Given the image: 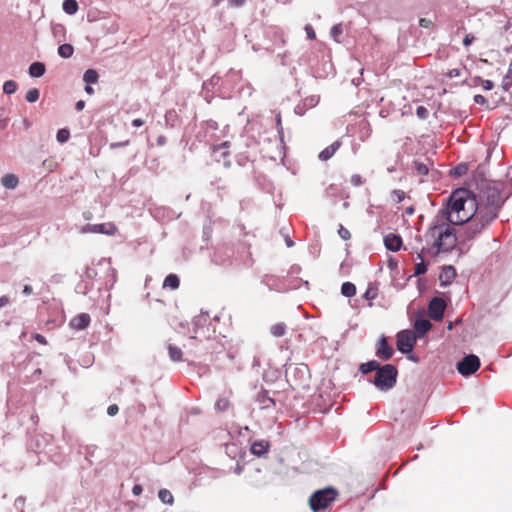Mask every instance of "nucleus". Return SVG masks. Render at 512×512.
I'll return each mask as SVG.
<instances>
[{
	"mask_svg": "<svg viewBox=\"0 0 512 512\" xmlns=\"http://www.w3.org/2000/svg\"><path fill=\"white\" fill-rule=\"evenodd\" d=\"M424 238L426 242L424 248L426 253L431 256L450 252L457 244L455 228L452 226V223L441 215L434 218Z\"/></svg>",
	"mask_w": 512,
	"mask_h": 512,
	"instance_id": "1",
	"label": "nucleus"
},
{
	"mask_svg": "<svg viewBox=\"0 0 512 512\" xmlns=\"http://www.w3.org/2000/svg\"><path fill=\"white\" fill-rule=\"evenodd\" d=\"M500 207L501 197L495 189L488 190L483 196H480L479 200L477 199V212L473 220L465 227L467 238H474L494 221L498 216Z\"/></svg>",
	"mask_w": 512,
	"mask_h": 512,
	"instance_id": "2",
	"label": "nucleus"
},
{
	"mask_svg": "<svg viewBox=\"0 0 512 512\" xmlns=\"http://www.w3.org/2000/svg\"><path fill=\"white\" fill-rule=\"evenodd\" d=\"M477 212V198L467 189H457L450 196L448 206L441 212L454 225L470 223Z\"/></svg>",
	"mask_w": 512,
	"mask_h": 512,
	"instance_id": "3",
	"label": "nucleus"
},
{
	"mask_svg": "<svg viewBox=\"0 0 512 512\" xmlns=\"http://www.w3.org/2000/svg\"><path fill=\"white\" fill-rule=\"evenodd\" d=\"M397 375L398 371L394 365H380L375 374L374 384L381 390L391 389L396 384Z\"/></svg>",
	"mask_w": 512,
	"mask_h": 512,
	"instance_id": "4",
	"label": "nucleus"
},
{
	"mask_svg": "<svg viewBox=\"0 0 512 512\" xmlns=\"http://www.w3.org/2000/svg\"><path fill=\"white\" fill-rule=\"evenodd\" d=\"M338 492L333 488H325L315 491L309 498V505L313 511H319L328 507L337 497Z\"/></svg>",
	"mask_w": 512,
	"mask_h": 512,
	"instance_id": "5",
	"label": "nucleus"
},
{
	"mask_svg": "<svg viewBox=\"0 0 512 512\" xmlns=\"http://www.w3.org/2000/svg\"><path fill=\"white\" fill-rule=\"evenodd\" d=\"M416 344V336L411 330H402L397 334V349L404 353L412 352Z\"/></svg>",
	"mask_w": 512,
	"mask_h": 512,
	"instance_id": "6",
	"label": "nucleus"
},
{
	"mask_svg": "<svg viewBox=\"0 0 512 512\" xmlns=\"http://www.w3.org/2000/svg\"><path fill=\"white\" fill-rule=\"evenodd\" d=\"M479 368L480 360L474 354L464 357L463 360L457 364V370L463 376H469L475 373Z\"/></svg>",
	"mask_w": 512,
	"mask_h": 512,
	"instance_id": "7",
	"label": "nucleus"
},
{
	"mask_svg": "<svg viewBox=\"0 0 512 512\" xmlns=\"http://www.w3.org/2000/svg\"><path fill=\"white\" fill-rule=\"evenodd\" d=\"M85 233H100L109 236H113L118 232L117 226L112 222L101 223V224H88L83 230Z\"/></svg>",
	"mask_w": 512,
	"mask_h": 512,
	"instance_id": "8",
	"label": "nucleus"
},
{
	"mask_svg": "<svg viewBox=\"0 0 512 512\" xmlns=\"http://www.w3.org/2000/svg\"><path fill=\"white\" fill-rule=\"evenodd\" d=\"M445 309V301L440 297H434L429 303L428 314L433 320L439 321L443 318Z\"/></svg>",
	"mask_w": 512,
	"mask_h": 512,
	"instance_id": "9",
	"label": "nucleus"
},
{
	"mask_svg": "<svg viewBox=\"0 0 512 512\" xmlns=\"http://www.w3.org/2000/svg\"><path fill=\"white\" fill-rule=\"evenodd\" d=\"M393 354V348L389 345L387 338L383 336L377 344L376 356L387 361L392 358Z\"/></svg>",
	"mask_w": 512,
	"mask_h": 512,
	"instance_id": "10",
	"label": "nucleus"
},
{
	"mask_svg": "<svg viewBox=\"0 0 512 512\" xmlns=\"http://www.w3.org/2000/svg\"><path fill=\"white\" fill-rule=\"evenodd\" d=\"M91 322L90 316L87 313H81L73 317L70 321V327L74 330H83L89 326Z\"/></svg>",
	"mask_w": 512,
	"mask_h": 512,
	"instance_id": "11",
	"label": "nucleus"
},
{
	"mask_svg": "<svg viewBox=\"0 0 512 512\" xmlns=\"http://www.w3.org/2000/svg\"><path fill=\"white\" fill-rule=\"evenodd\" d=\"M384 244L390 251H398L402 246V238L398 234L389 233L384 237Z\"/></svg>",
	"mask_w": 512,
	"mask_h": 512,
	"instance_id": "12",
	"label": "nucleus"
},
{
	"mask_svg": "<svg viewBox=\"0 0 512 512\" xmlns=\"http://www.w3.org/2000/svg\"><path fill=\"white\" fill-rule=\"evenodd\" d=\"M432 327V324L427 319H417L414 323V334L417 337H423Z\"/></svg>",
	"mask_w": 512,
	"mask_h": 512,
	"instance_id": "13",
	"label": "nucleus"
},
{
	"mask_svg": "<svg viewBox=\"0 0 512 512\" xmlns=\"http://www.w3.org/2000/svg\"><path fill=\"white\" fill-rule=\"evenodd\" d=\"M424 253H426L425 248H421L419 251H417V257L416 259L419 260L418 263L415 264V271L414 275L419 276L422 274H425L427 271V266L424 263Z\"/></svg>",
	"mask_w": 512,
	"mask_h": 512,
	"instance_id": "14",
	"label": "nucleus"
},
{
	"mask_svg": "<svg viewBox=\"0 0 512 512\" xmlns=\"http://www.w3.org/2000/svg\"><path fill=\"white\" fill-rule=\"evenodd\" d=\"M340 146H341L340 141L333 142L331 145H329L323 151L320 152L319 159L322 161L329 160L336 153V151L340 148Z\"/></svg>",
	"mask_w": 512,
	"mask_h": 512,
	"instance_id": "15",
	"label": "nucleus"
},
{
	"mask_svg": "<svg viewBox=\"0 0 512 512\" xmlns=\"http://www.w3.org/2000/svg\"><path fill=\"white\" fill-rule=\"evenodd\" d=\"M250 450L252 454L256 456H262L268 452L269 443L264 440L253 442Z\"/></svg>",
	"mask_w": 512,
	"mask_h": 512,
	"instance_id": "16",
	"label": "nucleus"
},
{
	"mask_svg": "<svg viewBox=\"0 0 512 512\" xmlns=\"http://www.w3.org/2000/svg\"><path fill=\"white\" fill-rule=\"evenodd\" d=\"M169 358L174 362H180L183 360V352L181 348L173 344H169L168 347Z\"/></svg>",
	"mask_w": 512,
	"mask_h": 512,
	"instance_id": "17",
	"label": "nucleus"
},
{
	"mask_svg": "<svg viewBox=\"0 0 512 512\" xmlns=\"http://www.w3.org/2000/svg\"><path fill=\"white\" fill-rule=\"evenodd\" d=\"M180 280L176 274H169L166 276L163 282V288H169L175 290L179 287Z\"/></svg>",
	"mask_w": 512,
	"mask_h": 512,
	"instance_id": "18",
	"label": "nucleus"
},
{
	"mask_svg": "<svg viewBox=\"0 0 512 512\" xmlns=\"http://www.w3.org/2000/svg\"><path fill=\"white\" fill-rule=\"evenodd\" d=\"M46 71L45 65L41 62H34L29 67V74L32 77H41Z\"/></svg>",
	"mask_w": 512,
	"mask_h": 512,
	"instance_id": "19",
	"label": "nucleus"
},
{
	"mask_svg": "<svg viewBox=\"0 0 512 512\" xmlns=\"http://www.w3.org/2000/svg\"><path fill=\"white\" fill-rule=\"evenodd\" d=\"M1 183L5 188L14 189L18 185V177L14 174H6L2 177Z\"/></svg>",
	"mask_w": 512,
	"mask_h": 512,
	"instance_id": "20",
	"label": "nucleus"
},
{
	"mask_svg": "<svg viewBox=\"0 0 512 512\" xmlns=\"http://www.w3.org/2000/svg\"><path fill=\"white\" fill-rule=\"evenodd\" d=\"M379 362H377L376 360H371L369 362H366V363H362L360 365V368L359 370L363 373V374H368L372 371H378L379 369Z\"/></svg>",
	"mask_w": 512,
	"mask_h": 512,
	"instance_id": "21",
	"label": "nucleus"
},
{
	"mask_svg": "<svg viewBox=\"0 0 512 512\" xmlns=\"http://www.w3.org/2000/svg\"><path fill=\"white\" fill-rule=\"evenodd\" d=\"M63 10L68 15H74L78 11V3L76 0H64Z\"/></svg>",
	"mask_w": 512,
	"mask_h": 512,
	"instance_id": "22",
	"label": "nucleus"
},
{
	"mask_svg": "<svg viewBox=\"0 0 512 512\" xmlns=\"http://www.w3.org/2000/svg\"><path fill=\"white\" fill-rule=\"evenodd\" d=\"M258 402L261 404V407L264 409H268L275 405V402L272 398L267 396L265 392L260 393L257 397Z\"/></svg>",
	"mask_w": 512,
	"mask_h": 512,
	"instance_id": "23",
	"label": "nucleus"
},
{
	"mask_svg": "<svg viewBox=\"0 0 512 512\" xmlns=\"http://www.w3.org/2000/svg\"><path fill=\"white\" fill-rule=\"evenodd\" d=\"M74 53V48L71 44H62L58 47V54L62 58H70Z\"/></svg>",
	"mask_w": 512,
	"mask_h": 512,
	"instance_id": "24",
	"label": "nucleus"
},
{
	"mask_svg": "<svg viewBox=\"0 0 512 512\" xmlns=\"http://www.w3.org/2000/svg\"><path fill=\"white\" fill-rule=\"evenodd\" d=\"M341 293L345 297H352L356 294V286L351 282H344L341 286Z\"/></svg>",
	"mask_w": 512,
	"mask_h": 512,
	"instance_id": "25",
	"label": "nucleus"
},
{
	"mask_svg": "<svg viewBox=\"0 0 512 512\" xmlns=\"http://www.w3.org/2000/svg\"><path fill=\"white\" fill-rule=\"evenodd\" d=\"M286 325L284 323H276L270 327V332L274 337H282L286 333Z\"/></svg>",
	"mask_w": 512,
	"mask_h": 512,
	"instance_id": "26",
	"label": "nucleus"
},
{
	"mask_svg": "<svg viewBox=\"0 0 512 512\" xmlns=\"http://www.w3.org/2000/svg\"><path fill=\"white\" fill-rule=\"evenodd\" d=\"M378 296V289L376 286L370 284L368 288L366 289L363 297L368 301H373ZM373 304L372 302L369 303V306L371 307Z\"/></svg>",
	"mask_w": 512,
	"mask_h": 512,
	"instance_id": "27",
	"label": "nucleus"
},
{
	"mask_svg": "<svg viewBox=\"0 0 512 512\" xmlns=\"http://www.w3.org/2000/svg\"><path fill=\"white\" fill-rule=\"evenodd\" d=\"M98 78H99V75H98L97 71L94 70V69L86 70L84 75H83V80L87 84H94V83H96L98 81Z\"/></svg>",
	"mask_w": 512,
	"mask_h": 512,
	"instance_id": "28",
	"label": "nucleus"
},
{
	"mask_svg": "<svg viewBox=\"0 0 512 512\" xmlns=\"http://www.w3.org/2000/svg\"><path fill=\"white\" fill-rule=\"evenodd\" d=\"M231 406V402L226 397H220L215 403V409L219 412L227 411Z\"/></svg>",
	"mask_w": 512,
	"mask_h": 512,
	"instance_id": "29",
	"label": "nucleus"
},
{
	"mask_svg": "<svg viewBox=\"0 0 512 512\" xmlns=\"http://www.w3.org/2000/svg\"><path fill=\"white\" fill-rule=\"evenodd\" d=\"M158 496H159V499L164 503V504H172L174 502V497L172 495V493L167 490V489H161L158 493Z\"/></svg>",
	"mask_w": 512,
	"mask_h": 512,
	"instance_id": "30",
	"label": "nucleus"
},
{
	"mask_svg": "<svg viewBox=\"0 0 512 512\" xmlns=\"http://www.w3.org/2000/svg\"><path fill=\"white\" fill-rule=\"evenodd\" d=\"M414 169L419 175H427L429 172V167L425 163H421L419 161H414Z\"/></svg>",
	"mask_w": 512,
	"mask_h": 512,
	"instance_id": "31",
	"label": "nucleus"
},
{
	"mask_svg": "<svg viewBox=\"0 0 512 512\" xmlns=\"http://www.w3.org/2000/svg\"><path fill=\"white\" fill-rule=\"evenodd\" d=\"M40 97V92L37 88H33V89H30L27 93H26V100L30 103H34L36 102Z\"/></svg>",
	"mask_w": 512,
	"mask_h": 512,
	"instance_id": "32",
	"label": "nucleus"
},
{
	"mask_svg": "<svg viewBox=\"0 0 512 512\" xmlns=\"http://www.w3.org/2000/svg\"><path fill=\"white\" fill-rule=\"evenodd\" d=\"M17 89V83L13 80H8L3 85V91L6 94H12Z\"/></svg>",
	"mask_w": 512,
	"mask_h": 512,
	"instance_id": "33",
	"label": "nucleus"
},
{
	"mask_svg": "<svg viewBox=\"0 0 512 512\" xmlns=\"http://www.w3.org/2000/svg\"><path fill=\"white\" fill-rule=\"evenodd\" d=\"M405 198V192L403 190H400V189H396V190H393L391 192V199L395 202V203H400L404 200Z\"/></svg>",
	"mask_w": 512,
	"mask_h": 512,
	"instance_id": "34",
	"label": "nucleus"
},
{
	"mask_svg": "<svg viewBox=\"0 0 512 512\" xmlns=\"http://www.w3.org/2000/svg\"><path fill=\"white\" fill-rule=\"evenodd\" d=\"M70 137V132L68 129H60L58 130L57 132V140L60 142V143H64L66 142Z\"/></svg>",
	"mask_w": 512,
	"mask_h": 512,
	"instance_id": "35",
	"label": "nucleus"
},
{
	"mask_svg": "<svg viewBox=\"0 0 512 512\" xmlns=\"http://www.w3.org/2000/svg\"><path fill=\"white\" fill-rule=\"evenodd\" d=\"M343 33V28L341 26V24H338V25H334L332 28H331V31H330V34L331 36L337 41L339 42V36L342 35Z\"/></svg>",
	"mask_w": 512,
	"mask_h": 512,
	"instance_id": "36",
	"label": "nucleus"
},
{
	"mask_svg": "<svg viewBox=\"0 0 512 512\" xmlns=\"http://www.w3.org/2000/svg\"><path fill=\"white\" fill-rule=\"evenodd\" d=\"M416 115L420 118V119H426L429 115V112L427 110L426 107L424 106H418L417 109H416Z\"/></svg>",
	"mask_w": 512,
	"mask_h": 512,
	"instance_id": "37",
	"label": "nucleus"
},
{
	"mask_svg": "<svg viewBox=\"0 0 512 512\" xmlns=\"http://www.w3.org/2000/svg\"><path fill=\"white\" fill-rule=\"evenodd\" d=\"M338 234L343 240H349L351 238L349 230L346 229L343 225H340Z\"/></svg>",
	"mask_w": 512,
	"mask_h": 512,
	"instance_id": "38",
	"label": "nucleus"
},
{
	"mask_svg": "<svg viewBox=\"0 0 512 512\" xmlns=\"http://www.w3.org/2000/svg\"><path fill=\"white\" fill-rule=\"evenodd\" d=\"M443 276H445L447 278V282H449L450 279L455 276V269L452 266H449L444 269L443 274L440 277L443 278Z\"/></svg>",
	"mask_w": 512,
	"mask_h": 512,
	"instance_id": "39",
	"label": "nucleus"
},
{
	"mask_svg": "<svg viewBox=\"0 0 512 512\" xmlns=\"http://www.w3.org/2000/svg\"><path fill=\"white\" fill-rule=\"evenodd\" d=\"M305 32L308 39L314 40L316 38V33L311 25L308 24L305 26Z\"/></svg>",
	"mask_w": 512,
	"mask_h": 512,
	"instance_id": "40",
	"label": "nucleus"
},
{
	"mask_svg": "<svg viewBox=\"0 0 512 512\" xmlns=\"http://www.w3.org/2000/svg\"><path fill=\"white\" fill-rule=\"evenodd\" d=\"M350 182L353 186H360L363 183V179L359 174L351 176Z\"/></svg>",
	"mask_w": 512,
	"mask_h": 512,
	"instance_id": "41",
	"label": "nucleus"
},
{
	"mask_svg": "<svg viewBox=\"0 0 512 512\" xmlns=\"http://www.w3.org/2000/svg\"><path fill=\"white\" fill-rule=\"evenodd\" d=\"M460 75H461V71H460V69H458V68L450 69V70L447 72V74H446V76H447L448 78H455V77H459Z\"/></svg>",
	"mask_w": 512,
	"mask_h": 512,
	"instance_id": "42",
	"label": "nucleus"
},
{
	"mask_svg": "<svg viewBox=\"0 0 512 512\" xmlns=\"http://www.w3.org/2000/svg\"><path fill=\"white\" fill-rule=\"evenodd\" d=\"M481 85H482L483 89L486 91L492 90L494 88V83L490 80L483 79Z\"/></svg>",
	"mask_w": 512,
	"mask_h": 512,
	"instance_id": "43",
	"label": "nucleus"
},
{
	"mask_svg": "<svg viewBox=\"0 0 512 512\" xmlns=\"http://www.w3.org/2000/svg\"><path fill=\"white\" fill-rule=\"evenodd\" d=\"M119 411V408L116 404H112L108 407L107 413L109 416H115Z\"/></svg>",
	"mask_w": 512,
	"mask_h": 512,
	"instance_id": "44",
	"label": "nucleus"
},
{
	"mask_svg": "<svg viewBox=\"0 0 512 512\" xmlns=\"http://www.w3.org/2000/svg\"><path fill=\"white\" fill-rule=\"evenodd\" d=\"M33 338H34L38 343H40V344H42V345H46V344H47V340H46V338H45L43 335H41V334L36 333V334H34V335H33Z\"/></svg>",
	"mask_w": 512,
	"mask_h": 512,
	"instance_id": "45",
	"label": "nucleus"
},
{
	"mask_svg": "<svg viewBox=\"0 0 512 512\" xmlns=\"http://www.w3.org/2000/svg\"><path fill=\"white\" fill-rule=\"evenodd\" d=\"M474 102L480 105H484L486 104L487 100L483 95L478 94L474 96Z\"/></svg>",
	"mask_w": 512,
	"mask_h": 512,
	"instance_id": "46",
	"label": "nucleus"
},
{
	"mask_svg": "<svg viewBox=\"0 0 512 512\" xmlns=\"http://www.w3.org/2000/svg\"><path fill=\"white\" fill-rule=\"evenodd\" d=\"M419 25L424 28H429L430 26H432V21L426 18H421L419 20Z\"/></svg>",
	"mask_w": 512,
	"mask_h": 512,
	"instance_id": "47",
	"label": "nucleus"
},
{
	"mask_svg": "<svg viewBox=\"0 0 512 512\" xmlns=\"http://www.w3.org/2000/svg\"><path fill=\"white\" fill-rule=\"evenodd\" d=\"M474 36L471 34H467L463 39L464 46H469L474 41Z\"/></svg>",
	"mask_w": 512,
	"mask_h": 512,
	"instance_id": "48",
	"label": "nucleus"
},
{
	"mask_svg": "<svg viewBox=\"0 0 512 512\" xmlns=\"http://www.w3.org/2000/svg\"><path fill=\"white\" fill-rule=\"evenodd\" d=\"M10 303V298L6 295L0 297V308L5 307Z\"/></svg>",
	"mask_w": 512,
	"mask_h": 512,
	"instance_id": "49",
	"label": "nucleus"
},
{
	"mask_svg": "<svg viewBox=\"0 0 512 512\" xmlns=\"http://www.w3.org/2000/svg\"><path fill=\"white\" fill-rule=\"evenodd\" d=\"M245 3V0H230V4L235 7H240Z\"/></svg>",
	"mask_w": 512,
	"mask_h": 512,
	"instance_id": "50",
	"label": "nucleus"
},
{
	"mask_svg": "<svg viewBox=\"0 0 512 512\" xmlns=\"http://www.w3.org/2000/svg\"><path fill=\"white\" fill-rule=\"evenodd\" d=\"M132 492L134 495L139 496L142 493V487L140 485H135Z\"/></svg>",
	"mask_w": 512,
	"mask_h": 512,
	"instance_id": "51",
	"label": "nucleus"
},
{
	"mask_svg": "<svg viewBox=\"0 0 512 512\" xmlns=\"http://www.w3.org/2000/svg\"><path fill=\"white\" fill-rule=\"evenodd\" d=\"M143 124H144V121H143L142 119H140V118L134 119V120L132 121V125H133L134 127H140V126H142Z\"/></svg>",
	"mask_w": 512,
	"mask_h": 512,
	"instance_id": "52",
	"label": "nucleus"
},
{
	"mask_svg": "<svg viewBox=\"0 0 512 512\" xmlns=\"http://www.w3.org/2000/svg\"><path fill=\"white\" fill-rule=\"evenodd\" d=\"M84 105H85V102L83 100H79L77 103H76V110L80 111L84 108Z\"/></svg>",
	"mask_w": 512,
	"mask_h": 512,
	"instance_id": "53",
	"label": "nucleus"
},
{
	"mask_svg": "<svg viewBox=\"0 0 512 512\" xmlns=\"http://www.w3.org/2000/svg\"><path fill=\"white\" fill-rule=\"evenodd\" d=\"M23 293L26 295H30L32 293V287L29 285H25L23 289Z\"/></svg>",
	"mask_w": 512,
	"mask_h": 512,
	"instance_id": "54",
	"label": "nucleus"
},
{
	"mask_svg": "<svg viewBox=\"0 0 512 512\" xmlns=\"http://www.w3.org/2000/svg\"><path fill=\"white\" fill-rule=\"evenodd\" d=\"M483 79L481 77H475L473 78V85L474 86H477V85H481Z\"/></svg>",
	"mask_w": 512,
	"mask_h": 512,
	"instance_id": "55",
	"label": "nucleus"
},
{
	"mask_svg": "<svg viewBox=\"0 0 512 512\" xmlns=\"http://www.w3.org/2000/svg\"><path fill=\"white\" fill-rule=\"evenodd\" d=\"M85 91L88 94H93L94 93L93 88L89 84L85 86Z\"/></svg>",
	"mask_w": 512,
	"mask_h": 512,
	"instance_id": "56",
	"label": "nucleus"
},
{
	"mask_svg": "<svg viewBox=\"0 0 512 512\" xmlns=\"http://www.w3.org/2000/svg\"><path fill=\"white\" fill-rule=\"evenodd\" d=\"M463 170H464V168L462 166H458V167L455 168V172L458 175H461Z\"/></svg>",
	"mask_w": 512,
	"mask_h": 512,
	"instance_id": "57",
	"label": "nucleus"
},
{
	"mask_svg": "<svg viewBox=\"0 0 512 512\" xmlns=\"http://www.w3.org/2000/svg\"><path fill=\"white\" fill-rule=\"evenodd\" d=\"M286 243H287V246L288 247H292L293 246V241L291 239H286Z\"/></svg>",
	"mask_w": 512,
	"mask_h": 512,
	"instance_id": "58",
	"label": "nucleus"
},
{
	"mask_svg": "<svg viewBox=\"0 0 512 512\" xmlns=\"http://www.w3.org/2000/svg\"><path fill=\"white\" fill-rule=\"evenodd\" d=\"M295 370H299L300 372H303V370L308 371V368H307V366H303L301 368H295Z\"/></svg>",
	"mask_w": 512,
	"mask_h": 512,
	"instance_id": "59",
	"label": "nucleus"
},
{
	"mask_svg": "<svg viewBox=\"0 0 512 512\" xmlns=\"http://www.w3.org/2000/svg\"><path fill=\"white\" fill-rule=\"evenodd\" d=\"M220 0H215L214 5L217 6L219 4Z\"/></svg>",
	"mask_w": 512,
	"mask_h": 512,
	"instance_id": "60",
	"label": "nucleus"
},
{
	"mask_svg": "<svg viewBox=\"0 0 512 512\" xmlns=\"http://www.w3.org/2000/svg\"><path fill=\"white\" fill-rule=\"evenodd\" d=\"M163 142V139L160 137L158 138V143H162Z\"/></svg>",
	"mask_w": 512,
	"mask_h": 512,
	"instance_id": "61",
	"label": "nucleus"
}]
</instances>
